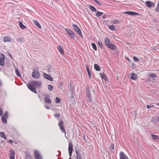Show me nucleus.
<instances>
[{"label":"nucleus","instance_id":"nucleus-26","mask_svg":"<svg viewBox=\"0 0 159 159\" xmlns=\"http://www.w3.org/2000/svg\"><path fill=\"white\" fill-rule=\"evenodd\" d=\"M57 49L61 54H62L64 53L63 50L60 45L57 47Z\"/></svg>","mask_w":159,"mask_h":159},{"label":"nucleus","instance_id":"nucleus-14","mask_svg":"<svg viewBox=\"0 0 159 159\" xmlns=\"http://www.w3.org/2000/svg\"><path fill=\"white\" fill-rule=\"evenodd\" d=\"M107 47L112 50H115L116 48V45L111 43Z\"/></svg>","mask_w":159,"mask_h":159},{"label":"nucleus","instance_id":"nucleus-19","mask_svg":"<svg viewBox=\"0 0 159 159\" xmlns=\"http://www.w3.org/2000/svg\"><path fill=\"white\" fill-rule=\"evenodd\" d=\"M44 101L46 103H50L51 102V100L50 99L49 96H47L44 98Z\"/></svg>","mask_w":159,"mask_h":159},{"label":"nucleus","instance_id":"nucleus-58","mask_svg":"<svg viewBox=\"0 0 159 159\" xmlns=\"http://www.w3.org/2000/svg\"><path fill=\"white\" fill-rule=\"evenodd\" d=\"M84 140H85V136L84 135Z\"/></svg>","mask_w":159,"mask_h":159},{"label":"nucleus","instance_id":"nucleus-60","mask_svg":"<svg viewBox=\"0 0 159 159\" xmlns=\"http://www.w3.org/2000/svg\"><path fill=\"white\" fill-rule=\"evenodd\" d=\"M9 55L10 57H11V58H12V56H11V54H9Z\"/></svg>","mask_w":159,"mask_h":159},{"label":"nucleus","instance_id":"nucleus-35","mask_svg":"<svg viewBox=\"0 0 159 159\" xmlns=\"http://www.w3.org/2000/svg\"><path fill=\"white\" fill-rule=\"evenodd\" d=\"M48 90L50 91H52L53 89V86L51 84H49L48 85Z\"/></svg>","mask_w":159,"mask_h":159},{"label":"nucleus","instance_id":"nucleus-40","mask_svg":"<svg viewBox=\"0 0 159 159\" xmlns=\"http://www.w3.org/2000/svg\"><path fill=\"white\" fill-rule=\"evenodd\" d=\"M60 102V99L58 97H56V98L55 102L56 103H59Z\"/></svg>","mask_w":159,"mask_h":159},{"label":"nucleus","instance_id":"nucleus-46","mask_svg":"<svg viewBox=\"0 0 159 159\" xmlns=\"http://www.w3.org/2000/svg\"><path fill=\"white\" fill-rule=\"evenodd\" d=\"M133 59H134V60L135 61H139V58L136 57H133Z\"/></svg>","mask_w":159,"mask_h":159},{"label":"nucleus","instance_id":"nucleus-32","mask_svg":"<svg viewBox=\"0 0 159 159\" xmlns=\"http://www.w3.org/2000/svg\"><path fill=\"white\" fill-rule=\"evenodd\" d=\"M149 75L152 77V78H155L157 77V75L153 73H150L149 74Z\"/></svg>","mask_w":159,"mask_h":159},{"label":"nucleus","instance_id":"nucleus-3","mask_svg":"<svg viewBox=\"0 0 159 159\" xmlns=\"http://www.w3.org/2000/svg\"><path fill=\"white\" fill-rule=\"evenodd\" d=\"M73 27L79 35L82 37L83 35L80 29L76 25H73Z\"/></svg>","mask_w":159,"mask_h":159},{"label":"nucleus","instance_id":"nucleus-7","mask_svg":"<svg viewBox=\"0 0 159 159\" xmlns=\"http://www.w3.org/2000/svg\"><path fill=\"white\" fill-rule=\"evenodd\" d=\"M27 87L31 91H32V92L34 93H37V92L36 90V89L34 87L33 85L31 83L30 84H29L28 85H27Z\"/></svg>","mask_w":159,"mask_h":159},{"label":"nucleus","instance_id":"nucleus-18","mask_svg":"<svg viewBox=\"0 0 159 159\" xmlns=\"http://www.w3.org/2000/svg\"><path fill=\"white\" fill-rule=\"evenodd\" d=\"M130 78L133 80H136L137 79V75L135 73H132L131 76H130Z\"/></svg>","mask_w":159,"mask_h":159},{"label":"nucleus","instance_id":"nucleus-38","mask_svg":"<svg viewBox=\"0 0 159 159\" xmlns=\"http://www.w3.org/2000/svg\"><path fill=\"white\" fill-rule=\"evenodd\" d=\"M25 159H31L30 154L29 153L26 154L25 156Z\"/></svg>","mask_w":159,"mask_h":159},{"label":"nucleus","instance_id":"nucleus-48","mask_svg":"<svg viewBox=\"0 0 159 159\" xmlns=\"http://www.w3.org/2000/svg\"><path fill=\"white\" fill-rule=\"evenodd\" d=\"M45 107L46 108L48 109H50V107L49 106L45 105Z\"/></svg>","mask_w":159,"mask_h":159},{"label":"nucleus","instance_id":"nucleus-63","mask_svg":"<svg viewBox=\"0 0 159 159\" xmlns=\"http://www.w3.org/2000/svg\"><path fill=\"white\" fill-rule=\"evenodd\" d=\"M69 159H71V157H70Z\"/></svg>","mask_w":159,"mask_h":159},{"label":"nucleus","instance_id":"nucleus-9","mask_svg":"<svg viewBox=\"0 0 159 159\" xmlns=\"http://www.w3.org/2000/svg\"><path fill=\"white\" fill-rule=\"evenodd\" d=\"M34 154L35 159H42V158L40 155L39 152L37 150H35L34 151Z\"/></svg>","mask_w":159,"mask_h":159},{"label":"nucleus","instance_id":"nucleus-42","mask_svg":"<svg viewBox=\"0 0 159 159\" xmlns=\"http://www.w3.org/2000/svg\"><path fill=\"white\" fill-rule=\"evenodd\" d=\"M98 43L99 46H100V47L101 48H103V45L102 43L101 42H100L99 41H98Z\"/></svg>","mask_w":159,"mask_h":159},{"label":"nucleus","instance_id":"nucleus-51","mask_svg":"<svg viewBox=\"0 0 159 159\" xmlns=\"http://www.w3.org/2000/svg\"><path fill=\"white\" fill-rule=\"evenodd\" d=\"M155 10L157 12H159V7H157Z\"/></svg>","mask_w":159,"mask_h":159},{"label":"nucleus","instance_id":"nucleus-22","mask_svg":"<svg viewBox=\"0 0 159 159\" xmlns=\"http://www.w3.org/2000/svg\"><path fill=\"white\" fill-rule=\"evenodd\" d=\"M86 68L87 71V72H88L89 76V79H90L91 78V73L90 72V70H89L90 67L89 66H86Z\"/></svg>","mask_w":159,"mask_h":159},{"label":"nucleus","instance_id":"nucleus-36","mask_svg":"<svg viewBox=\"0 0 159 159\" xmlns=\"http://www.w3.org/2000/svg\"><path fill=\"white\" fill-rule=\"evenodd\" d=\"M152 138L154 140H156L157 139H158L159 138L158 136L156 135H152Z\"/></svg>","mask_w":159,"mask_h":159},{"label":"nucleus","instance_id":"nucleus-57","mask_svg":"<svg viewBox=\"0 0 159 159\" xmlns=\"http://www.w3.org/2000/svg\"><path fill=\"white\" fill-rule=\"evenodd\" d=\"M156 105H157V106H159V102H157L156 104Z\"/></svg>","mask_w":159,"mask_h":159},{"label":"nucleus","instance_id":"nucleus-5","mask_svg":"<svg viewBox=\"0 0 159 159\" xmlns=\"http://www.w3.org/2000/svg\"><path fill=\"white\" fill-rule=\"evenodd\" d=\"M32 76L33 78L35 79L39 78L40 77V73L38 71L34 70L32 73Z\"/></svg>","mask_w":159,"mask_h":159},{"label":"nucleus","instance_id":"nucleus-39","mask_svg":"<svg viewBox=\"0 0 159 159\" xmlns=\"http://www.w3.org/2000/svg\"><path fill=\"white\" fill-rule=\"evenodd\" d=\"M8 112L7 111H6L4 112L3 116H4L5 118H7L8 117Z\"/></svg>","mask_w":159,"mask_h":159},{"label":"nucleus","instance_id":"nucleus-16","mask_svg":"<svg viewBox=\"0 0 159 159\" xmlns=\"http://www.w3.org/2000/svg\"><path fill=\"white\" fill-rule=\"evenodd\" d=\"M75 152L76 155V159H82V157L80 151L78 150H75Z\"/></svg>","mask_w":159,"mask_h":159},{"label":"nucleus","instance_id":"nucleus-15","mask_svg":"<svg viewBox=\"0 0 159 159\" xmlns=\"http://www.w3.org/2000/svg\"><path fill=\"white\" fill-rule=\"evenodd\" d=\"M11 40L7 36H5L3 38V41L4 42H10Z\"/></svg>","mask_w":159,"mask_h":159},{"label":"nucleus","instance_id":"nucleus-17","mask_svg":"<svg viewBox=\"0 0 159 159\" xmlns=\"http://www.w3.org/2000/svg\"><path fill=\"white\" fill-rule=\"evenodd\" d=\"M105 44L107 47L111 43L110 42L108 38H106L104 39Z\"/></svg>","mask_w":159,"mask_h":159},{"label":"nucleus","instance_id":"nucleus-24","mask_svg":"<svg viewBox=\"0 0 159 159\" xmlns=\"http://www.w3.org/2000/svg\"><path fill=\"white\" fill-rule=\"evenodd\" d=\"M100 74L102 79H104L105 81L107 80V78L104 73H100Z\"/></svg>","mask_w":159,"mask_h":159},{"label":"nucleus","instance_id":"nucleus-33","mask_svg":"<svg viewBox=\"0 0 159 159\" xmlns=\"http://www.w3.org/2000/svg\"><path fill=\"white\" fill-rule=\"evenodd\" d=\"M103 14V13L101 12L98 11L96 13V15L97 16L99 17L101 16Z\"/></svg>","mask_w":159,"mask_h":159},{"label":"nucleus","instance_id":"nucleus-4","mask_svg":"<svg viewBox=\"0 0 159 159\" xmlns=\"http://www.w3.org/2000/svg\"><path fill=\"white\" fill-rule=\"evenodd\" d=\"M65 30L66 32V34L69 36L70 38L71 39H73L74 38V33L72 31L70 30L67 28H66L65 29Z\"/></svg>","mask_w":159,"mask_h":159},{"label":"nucleus","instance_id":"nucleus-2","mask_svg":"<svg viewBox=\"0 0 159 159\" xmlns=\"http://www.w3.org/2000/svg\"><path fill=\"white\" fill-rule=\"evenodd\" d=\"M30 83L36 88H40L42 85V83L41 82H37L36 81H31Z\"/></svg>","mask_w":159,"mask_h":159},{"label":"nucleus","instance_id":"nucleus-50","mask_svg":"<svg viewBox=\"0 0 159 159\" xmlns=\"http://www.w3.org/2000/svg\"><path fill=\"white\" fill-rule=\"evenodd\" d=\"M8 142L10 143V144L12 143H13V141L11 140H9L8 141Z\"/></svg>","mask_w":159,"mask_h":159},{"label":"nucleus","instance_id":"nucleus-53","mask_svg":"<svg viewBox=\"0 0 159 159\" xmlns=\"http://www.w3.org/2000/svg\"><path fill=\"white\" fill-rule=\"evenodd\" d=\"M72 152H70V151L69 152V155L70 156V157H71V156L72 155Z\"/></svg>","mask_w":159,"mask_h":159},{"label":"nucleus","instance_id":"nucleus-10","mask_svg":"<svg viewBox=\"0 0 159 159\" xmlns=\"http://www.w3.org/2000/svg\"><path fill=\"white\" fill-rule=\"evenodd\" d=\"M10 159H15V152L13 150H10V153L9 155Z\"/></svg>","mask_w":159,"mask_h":159},{"label":"nucleus","instance_id":"nucleus-28","mask_svg":"<svg viewBox=\"0 0 159 159\" xmlns=\"http://www.w3.org/2000/svg\"><path fill=\"white\" fill-rule=\"evenodd\" d=\"M0 136L2 138H3L6 139L7 137L5 135L4 133L3 132H0Z\"/></svg>","mask_w":159,"mask_h":159},{"label":"nucleus","instance_id":"nucleus-20","mask_svg":"<svg viewBox=\"0 0 159 159\" xmlns=\"http://www.w3.org/2000/svg\"><path fill=\"white\" fill-rule=\"evenodd\" d=\"M87 7L93 11H97L96 8L91 5H87Z\"/></svg>","mask_w":159,"mask_h":159},{"label":"nucleus","instance_id":"nucleus-47","mask_svg":"<svg viewBox=\"0 0 159 159\" xmlns=\"http://www.w3.org/2000/svg\"><path fill=\"white\" fill-rule=\"evenodd\" d=\"M3 112L2 109L0 107V116H1L3 114Z\"/></svg>","mask_w":159,"mask_h":159},{"label":"nucleus","instance_id":"nucleus-25","mask_svg":"<svg viewBox=\"0 0 159 159\" xmlns=\"http://www.w3.org/2000/svg\"><path fill=\"white\" fill-rule=\"evenodd\" d=\"M7 119V118H5L4 116H2L1 120H2V122H3V123L6 124L7 123V121L6 120Z\"/></svg>","mask_w":159,"mask_h":159},{"label":"nucleus","instance_id":"nucleus-27","mask_svg":"<svg viewBox=\"0 0 159 159\" xmlns=\"http://www.w3.org/2000/svg\"><path fill=\"white\" fill-rule=\"evenodd\" d=\"M94 67L95 70L97 71H99L100 70V68L99 66L97 64H95L94 65Z\"/></svg>","mask_w":159,"mask_h":159},{"label":"nucleus","instance_id":"nucleus-45","mask_svg":"<svg viewBox=\"0 0 159 159\" xmlns=\"http://www.w3.org/2000/svg\"><path fill=\"white\" fill-rule=\"evenodd\" d=\"M54 116L57 118L59 117L60 116V114L58 113H55L54 115Z\"/></svg>","mask_w":159,"mask_h":159},{"label":"nucleus","instance_id":"nucleus-30","mask_svg":"<svg viewBox=\"0 0 159 159\" xmlns=\"http://www.w3.org/2000/svg\"><path fill=\"white\" fill-rule=\"evenodd\" d=\"M34 23H35V25L39 28H41V27L40 25L38 22V21L36 20H35L34 21Z\"/></svg>","mask_w":159,"mask_h":159},{"label":"nucleus","instance_id":"nucleus-56","mask_svg":"<svg viewBox=\"0 0 159 159\" xmlns=\"http://www.w3.org/2000/svg\"><path fill=\"white\" fill-rule=\"evenodd\" d=\"M18 40L20 42L21 41H22V40L21 39V38H18Z\"/></svg>","mask_w":159,"mask_h":159},{"label":"nucleus","instance_id":"nucleus-49","mask_svg":"<svg viewBox=\"0 0 159 159\" xmlns=\"http://www.w3.org/2000/svg\"><path fill=\"white\" fill-rule=\"evenodd\" d=\"M124 13H125V14H127L131 15V11H126V12H125Z\"/></svg>","mask_w":159,"mask_h":159},{"label":"nucleus","instance_id":"nucleus-44","mask_svg":"<svg viewBox=\"0 0 159 159\" xmlns=\"http://www.w3.org/2000/svg\"><path fill=\"white\" fill-rule=\"evenodd\" d=\"M154 106L153 105H147V107L148 109H149L151 108H152Z\"/></svg>","mask_w":159,"mask_h":159},{"label":"nucleus","instance_id":"nucleus-34","mask_svg":"<svg viewBox=\"0 0 159 159\" xmlns=\"http://www.w3.org/2000/svg\"><path fill=\"white\" fill-rule=\"evenodd\" d=\"M93 48L95 50H97V47L96 45L94 43H92L91 45Z\"/></svg>","mask_w":159,"mask_h":159},{"label":"nucleus","instance_id":"nucleus-11","mask_svg":"<svg viewBox=\"0 0 159 159\" xmlns=\"http://www.w3.org/2000/svg\"><path fill=\"white\" fill-rule=\"evenodd\" d=\"M43 76L45 79H48L50 81H53V78L50 75L46 73H43Z\"/></svg>","mask_w":159,"mask_h":159},{"label":"nucleus","instance_id":"nucleus-54","mask_svg":"<svg viewBox=\"0 0 159 159\" xmlns=\"http://www.w3.org/2000/svg\"><path fill=\"white\" fill-rule=\"evenodd\" d=\"M94 1L98 4L101 5L100 3L97 0H94Z\"/></svg>","mask_w":159,"mask_h":159},{"label":"nucleus","instance_id":"nucleus-62","mask_svg":"<svg viewBox=\"0 0 159 159\" xmlns=\"http://www.w3.org/2000/svg\"><path fill=\"white\" fill-rule=\"evenodd\" d=\"M128 61H130V60L129 59H128Z\"/></svg>","mask_w":159,"mask_h":159},{"label":"nucleus","instance_id":"nucleus-8","mask_svg":"<svg viewBox=\"0 0 159 159\" xmlns=\"http://www.w3.org/2000/svg\"><path fill=\"white\" fill-rule=\"evenodd\" d=\"M5 57L4 55L1 54V56L0 57V65L2 66H3L4 65V60Z\"/></svg>","mask_w":159,"mask_h":159},{"label":"nucleus","instance_id":"nucleus-29","mask_svg":"<svg viewBox=\"0 0 159 159\" xmlns=\"http://www.w3.org/2000/svg\"><path fill=\"white\" fill-rule=\"evenodd\" d=\"M108 27L111 30L115 31L116 30V28L113 25H109Z\"/></svg>","mask_w":159,"mask_h":159},{"label":"nucleus","instance_id":"nucleus-12","mask_svg":"<svg viewBox=\"0 0 159 159\" xmlns=\"http://www.w3.org/2000/svg\"><path fill=\"white\" fill-rule=\"evenodd\" d=\"M120 159H129L122 152H121L120 153Z\"/></svg>","mask_w":159,"mask_h":159},{"label":"nucleus","instance_id":"nucleus-61","mask_svg":"<svg viewBox=\"0 0 159 159\" xmlns=\"http://www.w3.org/2000/svg\"><path fill=\"white\" fill-rule=\"evenodd\" d=\"M157 120H158V121H159V117H157Z\"/></svg>","mask_w":159,"mask_h":159},{"label":"nucleus","instance_id":"nucleus-6","mask_svg":"<svg viewBox=\"0 0 159 159\" xmlns=\"http://www.w3.org/2000/svg\"><path fill=\"white\" fill-rule=\"evenodd\" d=\"M63 124L64 123L62 121H60L58 123V126L60 128L61 131L66 134V132L64 128Z\"/></svg>","mask_w":159,"mask_h":159},{"label":"nucleus","instance_id":"nucleus-13","mask_svg":"<svg viewBox=\"0 0 159 159\" xmlns=\"http://www.w3.org/2000/svg\"><path fill=\"white\" fill-rule=\"evenodd\" d=\"M146 6L148 7H151L154 6V3L152 2L146 1L145 2Z\"/></svg>","mask_w":159,"mask_h":159},{"label":"nucleus","instance_id":"nucleus-43","mask_svg":"<svg viewBox=\"0 0 159 159\" xmlns=\"http://www.w3.org/2000/svg\"><path fill=\"white\" fill-rule=\"evenodd\" d=\"M120 22V21H119V20H115L113 22V23H112V24H118Z\"/></svg>","mask_w":159,"mask_h":159},{"label":"nucleus","instance_id":"nucleus-52","mask_svg":"<svg viewBox=\"0 0 159 159\" xmlns=\"http://www.w3.org/2000/svg\"><path fill=\"white\" fill-rule=\"evenodd\" d=\"M107 16V15H103L102 17V19H105L106 17Z\"/></svg>","mask_w":159,"mask_h":159},{"label":"nucleus","instance_id":"nucleus-1","mask_svg":"<svg viewBox=\"0 0 159 159\" xmlns=\"http://www.w3.org/2000/svg\"><path fill=\"white\" fill-rule=\"evenodd\" d=\"M92 92L93 93L90 92L89 87L87 86L86 91V99L91 102H92L93 95L95 96V92L94 89L92 90Z\"/></svg>","mask_w":159,"mask_h":159},{"label":"nucleus","instance_id":"nucleus-23","mask_svg":"<svg viewBox=\"0 0 159 159\" xmlns=\"http://www.w3.org/2000/svg\"><path fill=\"white\" fill-rule=\"evenodd\" d=\"M19 25L20 27L22 29H25L26 28L20 21H19Z\"/></svg>","mask_w":159,"mask_h":159},{"label":"nucleus","instance_id":"nucleus-59","mask_svg":"<svg viewBox=\"0 0 159 159\" xmlns=\"http://www.w3.org/2000/svg\"><path fill=\"white\" fill-rule=\"evenodd\" d=\"M157 7H159V2H158V5H157Z\"/></svg>","mask_w":159,"mask_h":159},{"label":"nucleus","instance_id":"nucleus-31","mask_svg":"<svg viewBox=\"0 0 159 159\" xmlns=\"http://www.w3.org/2000/svg\"><path fill=\"white\" fill-rule=\"evenodd\" d=\"M15 72L17 76L19 77H20L21 76V75L20 74V71L18 70L17 69H16Z\"/></svg>","mask_w":159,"mask_h":159},{"label":"nucleus","instance_id":"nucleus-41","mask_svg":"<svg viewBox=\"0 0 159 159\" xmlns=\"http://www.w3.org/2000/svg\"><path fill=\"white\" fill-rule=\"evenodd\" d=\"M139 15V14L137 12L133 11H131V15Z\"/></svg>","mask_w":159,"mask_h":159},{"label":"nucleus","instance_id":"nucleus-21","mask_svg":"<svg viewBox=\"0 0 159 159\" xmlns=\"http://www.w3.org/2000/svg\"><path fill=\"white\" fill-rule=\"evenodd\" d=\"M73 149V144L71 142H70L68 147V151L72 152Z\"/></svg>","mask_w":159,"mask_h":159},{"label":"nucleus","instance_id":"nucleus-37","mask_svg":"<svg viewBox=\"0 0 159 159\" xmlns=\"http://www.w3.org/2000/svg\"><path fill=\"white\" fill-rule=\"evenodd\" d=\"M114 145L113 143H111V144L110 146V150L111 151L112 150H113L114 148Z\"/></svg>","mask_w":159,"mask_h":159},{"label":"nucleus","instance_id":"nucleus-55","mask_svg":"<svg viewBox=\"0 0 159 159\" xmlns=\"http://www.w3.org/2000/svg\"><path fill=\"white\" fill-rule=\"evenodd\" d=\"M2 83L1 81L0 80V86H1L2 85Z\"/></svg>","mask_w":159,"mask_h":159}]
</instances>
